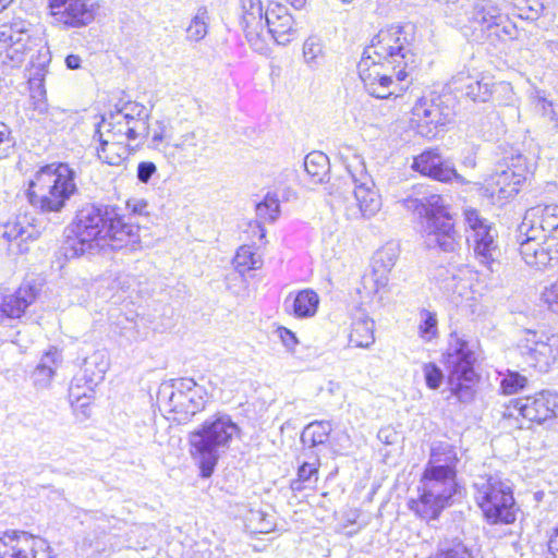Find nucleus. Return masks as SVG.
Wrapping results in <instances>:
<instances>
[{"label":"nucleus","mask_w":558,"mask_h":558,"mask_svg":"<svg viewBox=\"0 0 558 558\" xmlns=\"http://www.w3.org/2000/svg\"><path fill=\"white\" fill-rule=\"evenodd\" d=\"M339 155L344 162L347 174L330 186L335 199H343V213L348 220L371 219L381 209V196L366 171L360 155L348 146Z\"/></svg>","instance_id":"nucleus-1"},{"label":"nucleus","mask_w":558,"mask_h":558,"mask_svg":"<svg viewBox=\"0 0 558 558\" xmlns=\"http://www.w3.org/2000/svg\"><path fill=\"white\" fill-rule=\"evenodd\" d=\"M239 433V426L228 414H217L190 433V453L198 464L202 477L211 476L220 454Z\"/></svg>","instance_id":"nucleus-2"},{"label":"nucleus","mask_w":558,"mask_h":558,"mask_svg":"<svg viewBox=\"0 0 558 558\" xmlns=\"http://www.w3.org/2000/svg\"><path fill=\"white\" fill-rule=\"evenodd\" d=\"M112 208L89 204L80 209L69 227L63 244L64 256L75 258L106 250L107 227Z\"/></svg>","instance_id":"nucleus-3"},{"label":"nucleus","mask_w":558,"mask_h":558,"mask_svg":"<svg viewBox=\"0 0 558 558\" xmlns=\"http://www.w3.org/2000/svg\"><path fill=\"white\" fill-rule=\"evenodd\" d=\"M414 40L413 25H391L373 37L364 53L399 68L397 78L405 81L417 66Z\"/></svg>","instance_id":"nucleus-4"},{"label":"nucleus","mask_w":558,"mask_h":558,"mask_svg":"<svg viewBox=\"0 0 558 558\" xmlns=\"http://www.w3.org/2000/svg\"><path fill=\"white\" fill-rule=\"evenodd\" d=\"M74 179V170L65 163L43 167L29 182L31 204L43 213L60 211L77 191Z\"/></svg>","instance_id":"nucleus-5"},{"label":"nucleus","mask_w":558,"mask_h":558,"mask_svg":"<svg viewBox=\"0 0 558 558\" xmlns=\"http://www.w3.org/2000/svg\"><path fill=\"white\" fill-rule=\"evenodd\" d=\"M149 118L150 110L145 105L133 100H120L116 104L114 110L101 118L96 128V135H106L131 144L140 143L147 131Z\"/></svg>","instance_id":"nucleus-6"},{"label":"nucleus","mask_w":558,"mask_h":558,"mask_svg":"<svg viewBox=\"0 0 558 558\" xmlns=\"http://www.w3.org/2000/svg\"><path fill=\"white\" fill-rule=\"evenodd\" d=\"M474 488L476 504L489 523L509 524L515 521L518 508L508 481L497 475L480 476Z\"/></svg>","instance_id":"nucleus-7"},{"label":"nucleus","mask_w":558,"mask_h":558,"mask_svg":"<svg viewBox=\"0 0 558 558\" xmlns=\"http://www.w3.org/2000/svg\"><path fill=\"white\" fill-rule=\"evenodd\" d=\"M457 489L456 476L425 466L418 486L421 495L418 499H412L409 507L424 520L437 519L451 505Z\"/></svg>","instance_id":"nucleus-8"},{"label":"nucleus","mask_w":558,"mask_h":558,"mask_svg":"<svg viewBox=\"0 0 558 558\" xmlns=\"http://www.w3.org/2000/svg\"><path fill=\"white\" fill-rule=\"evenodd\" d=\"M475 361V352L470 343L452 333L448 349L444 354V364L448 372L450 392L461 402H469L473 399L474 390L472 385L476 378L474 371Z\"/></svg>","instance_id":"nucleus-9"},{"label":"nucleus","mask_w":558,"mask_h":558,"mask_svg":"<svg viewBox=\"0 0 558 558\" xmlns=\"http://www.w3.org/2000/svg\"><path fill=\"white\" fill-rule=\"evenodd\" d=\"M426 204V220L422 236L428 248H438L446 253L460 247L461 236L454 229L450 215L445 211L444 198L437 194L423 196Z\"/></svg>","instance_id":"nucleus-10"},{"label":"nucleus","mask_w":558,"mask_h":558,"mask_svg":"<svg viewBox=\"0 0 558 558\" xmlns=\"http://www.w3.org/2000/svg\"><path fill=\"white\" fill-rule=\"evenodd\" d=\"M384 61L373 59L372 56L363 52L357 63L359 76L364 85L365 90L373 97L385 99L391 95L398 96L408 85L405 81L397 78V70Z\"/></svg>","instance_id":"nucleus-11"},{"label":"nucleus","mask_w":558,"mask_h":558,"mask_svg":"<svg viewBox=\"0 0 558 558\" xmlns=\"http://www.w3.org/2000/svg\"><path fill=\"white\" fill-rule=\"evenodd\" d=\"M529 171L526 157L519 151L511 150L504 156L494 173L486 180V189L490 196H496L498 201L512 198L518 194Z\"/></svg>","instance_id":"nucleus-12"},{"label":"nucleus","mask_w":558,"mask_h":558,"mask_svg":"<svg viewBox=\"0 0 558 558\" xmlns=\"http://www.w3.org/2000/svg\"><path fill=\"white\" fill-rule=\"evenodd\" d=\"M468 17L493 43L511 40L518 36L517 26L492 0H476L468 11Z\"/></svg>","instance_id":"nucleus-13"},{"label":"nucleus","mask_w":558,"mask_h":558,"mask_svg":"<svg viewBox=\"0 0 558 558\" xmlns=\"http://www.w3.org/2000/svg\"><path fill=\"white\" fill-rule=\"evenodd\" d=\"M452 117L453 111L446 104L445 97L430 93L414 104L410 125L422 136L433 137L435 130L449 123Z\"/></svg>","instance_id":"nucleus-14"},{"label":"nucleus","mask_w":558,"mask_h":558,"mask_svg":"<svg viewBox=\"0 0 558 558\" xmlns=\"http://www.w3.org/2000/svg\"><path fill=\"white\" fill-rule=\"evenodd\" d=\"M518 351L524 362L541 372L558 363V335L525 330L518 342Z\"/></svg>","instance_id":"nucleus-15"},{"label":"nucleus","mask_w":558,"mask_h":558,"mask_svg":"<svg viewBox=\"0 0 558 558\" xmlns=\"http://www.w3.org/2000/svg\"><path fill=\"white\" fill-rule=\"evenodd\" d=\"M464 219L471 229L468 242L473 246L475 257L490 271H494V265L498 264L497 259L500 255L496 242V231L485 219L480 217L476 209H465Z\"/></svg>","instance_id":"nucleus-16"},{"label":"nucleus","mask_w":558,"mask_h":558,"mask_svg":"<svg viewBox=\"0 0 558 558\" xmlns=\"http://www.w3.org/2000/svg\"><path fill=\"white\" fill-rule=\"evenodd\" d=\"M31 29L24 21L0 25V59L12 68L24 61L31 44Z\"/></svg>","instance_id":"nucleus-17"},{"label":"nucleus","mask_w":558,"mask_h":558,"mask_svg":"<svg viewBox=\"0 0 558 558\" xmlns=\"http://www.w3.org/2000/svg\"><path fill=\"white\" fill-rule=\"evenodd\" d=\"M519 252L524 263L536 270L553 268L558 264V244L548 240L538 239L531 231L519 227Z\"/></svg>","instance_id":"nucleus-18"},{"label":"nucleus","mask_w":558,"mask_h":558,"mask_svg":"<svg viewBox=\"0 0 558 558\" xmlns=\"http://www.w3.org/2000/svg\"><path fill=\"white\" fill-rule=\"evenodd\" d=\"M53 22L64 28H81L95 20L96 5L89 0H48Z\"/></svg>","instance_id":"nucleus-19"},{"label":"nucleus","mask_w":558,"mask_h":558,"mask_svg":"<svg viewBox=\"0 0 558 558\" xmlns=\"http://www.w3.org/2000/svg\"><path fill=\"white\" fill-rule=\"evenodd\" d=\"M521 230L558 244V205H537L525 211Z\"/></svg>","instance_id":"nucleus-20"},{"label":"nucleus","mask_w":558,"mask_h":558,"mask_svg":"<svg viewBox=\"0 0 558 558\" xmlns=\"http://www.w3.org/2000/svg\"><path fill=\"white\" fill-rule=\"evenodd\" d=\"M264 24L267 34L278 45L291 43L298 35V28L293 16L287 7L277 1H269L264 14Z\"/></svg>","instance_id":"nucleus-21"},{"label":"nucleus","mask_w":558,"mask_h":558,"mask_svg":"<svg viewBox=\"0 0 558 558\" xmlns=\"http://www.w3.org/2000/svg\"><path fill=\"white\" fill-rule=\"evenodd\" d=\"M514 408L524 418L543 423L558 416V393L542 391L535 396L518 399Z\"/></svg>","instance_id":"nucleus-22"},{"label":"nucleus","mask_w":558,"mask_h":558,"mask_svg":"<svg viewBox=\"0 0 558 558\" xmlns=\"http://www.w3.org/2000/svg\"><path fill=\"white\" fill-rule=\"evenodd\" d=\"M107 233L106 248L121 250L130 247V250H135L140 244V227L126 221L123 216L116 213L114 208L111 210Z\"/></svg>","instance_id":"nucleus-23"},{"label":"nucleus","mask_w":558,"mask_h":558,"mask_svg":"<svg viewBox=\"0 0 558 558\" xmlns=\"http://www.w3.org/2000/svg\"><path fill=\"white\" fill-rule=\"evenodd\" d=\"M106 371L107 365L101 354L94 353L85 359L82 368L83 375L76 376L70 386L71 396L76 399L82 396L87 397V391L93 392L94 388L104 380Z\"/></svg>","instance_id":"nucleus-24"},{"label":"nucleus","mask_w":558,"mask_h":558,"mask_svg":"<svg viewBox=\"0 0 558 558\" xmlns=\"http://www.w3.org/2000/svg\"><path fill=\"white\" fill-rule=\"evenodd\" d=\"M412 168L424 175H428L441 182H448L452 179L463 182V178L457 173L451 162L444 160L439 154L434 150H426L414 158Z\"/></svg>","instance_id":"nucleus-25"},{"label":"nucleus","mask_w":558,"mask_h":558,"mask_svg":"<svg viewBox=\"0 0 558 558\" xmlns=\"http://www.w3.org/2000/svg\"><path fill=\"white\" fill-rule=\"evenodd\" d=\"M37 234L36 228L27 220L26 216H17L0 227V242H7L8 250L11 252H25L27 247L23 244L27 240L36 239Z\"/></svg>","instance_id":"nucleus-26"},{"label":"nucleus","mask_w":558,"mask_h":558,"mask_svg":"<svg viewBox=\"0 0 558 558\" xmlns=\"http://www.w3.org/2000/svg\"><path fill=\"white\" fill-rule=\"evenodd\" d=\"M451 86L473 101L485 102L493 94L494 83L488 76L475 77L461 72L452 77Z\"/></svg>","instance_id":"nucleus-27"},{"label":"nucleus","mask_w":558,"mask_h":558,"mask_svg":"<svg viewBox=\"0 0 558 558\" xmlns=\"http://www.w3.org/2000/svg\"><path fill=\"white\" fill-rule=\"evenodd\" d=\"M37 298V289L22 284L14 292L1 296L0 312L8 318H20Z\"/></svg>","instance_id":"nucleus-28"},{"label":"nucleus","mask_w":558,"mask_h":558,"mask_svg":"<svg viewBox=\"0 0 558 558\" xmlns=\"http://www.w3.org/2000/svg\"><path fill=\"white\" fill-rule=\"evenodd\" d=\"M94 137H96V134ZM97 137L99 142L97 156L110 166L121 165L138 147V143L133 146L129 142L112 140L106 135H97Z\"/></svg>","instance_id":"nucleus-29"},{"label":"nucleus","mask_w":558,"mask_h":558,"mask_svg":"<svg viewBox=\"0 0 558 558\" xmlns=\"http://www.w3.org/2000/svg\"><path fill=\"white\" fill-rule=\"evenodd\" d=\"M459 458L456 448L445 441L434 442L426 468L457 477Z\"/></svg>","instance_id":"nucleus-30"},{"label":"nucleus","mask_w":558,"mask_h":558,"mask_svg":"<svg viewBox=\"0 0 558 558\" xmlns=\"http://www.w3.org/2000/svg\"><path fill=\"white\" fill-rule=\"evenodd\" d=\"M399 257V248L388 244L376 252L373 258L374 280L377 289L387 287L389 272L392 270Z\"/></svg>","instance_id":"nucleus-31"},{"label":"nucleus","mask_w":558,"mask_h":558,"mask_svg":"<svg viewBox=\"0 0 558 558\" xmlns=\"http://www.w3.org/2000/svg\"><path fill=\"white\" fill-rule=\"evenodd\" d=\"M29 534L26 532L4 534L0 537V558H25L28 554Z\"/></svg>","instance_id":"nucleus-32"},{"label":"nucleus","mask_w":558,"mask_h":558,"mask_svg":"<svg viewBox=\"0 0 558 558\" xmlns=\"http://www.w3.org/2000/svg\"><path fill=\"white\" fill-rule=\"evenodd\" d=\"M375 322L362 316L352 323L349 343L355 348L368 349L375 342L374 336Z\"/></svg>","instance_id":"nucleus-33"},{"label":"nucleus","mask_w":558,"mask_h":558,"mask_svg":"<svg viewBox=\"0 0 558 558\" xmlns=\"http://www.w3.org/2000/svg\"><path fill=\"white\" fill-rule=\"evenodd\" d=\"M149 140V147L156 150H166L170 147L171 124L168 119H158L154 123L147 122V131L143 134V140Z\"/></svg>","instance_id":"nucleus-34"},{"label":"nucleus","mask_w":558,"mask_h":558,"mask_svg":"<svg viewBox=\"0 0 558 558\" xmlns=\"http://www.w3.org/2000/svg\"><path fill=\"white\" fill-rule=\"evenodd\" d=\"M233 266L238 274L229 275L227 280L229 282L232 280L243 281L244 272L251 269H258L262 266V259L251 246L243 245L238 250L233 258Z\"/></svg>","instance_id":"nucleus-35"},{"label":"nucleus","mask_w":558,"mask_h":558,"mask_svg":"<svg viewBox=\"0 0 558 558\" xmlns=\"http://www.w3.org/2000/svg\"><path fill=\"white\" fill-rule=\"evenodd\" d=\"M34 112L37 113L38 121L49 131H57L64 126L66 112L57 107H48L45 100H38L34 104Z\"/></svg>","instance_id":"nucleus-36"},{"label":"nucleus","mask_w":558,"mask_h":558,"mask_svg":"<svg viewBox=\"0 0 558 558\" xmlns=\"http://www.w3.org/2000/svg\"><path fill=\"white\" fill-rule=\"evenodd\" d=\"M319 298L313 290L300 291L291 301V312L298 318L313 317L318 308Z\"/></svg>","instance_id":"nucleus-37"},{"label":"nucleus","mask_w":558,"mask_h":558,"mask_svg":"<svg viewBox=\"0 0 558 558\" xmlns=\"http://www.w3.org/2000/svg\"><path fill=\"white\" fill-rule=\"evenodd\" d=\"M207 399L208 392L205 388H202L197 392L184 396V399L181 400L182 405L170 403L169 407L172 412L184 415L182 420H187L205 408Z\"/></svg>","instance_id":"nucleus-38"},{"label":"nucleus","mask_w":558,"mask_h":558,"mask_svg":"<svg viewBox=\"0 0 558 558\" xmlns=\"http://www.w3.org/2000/svg\"><path fill=\"white\" fill-rule=\"evenodd\" d=\"M302 54L307 68L318 69L326 58L324 40L317 35L308 36L303 43Z\"/></svg>","instance_id":"nucleus-39"},{"label":"nucleus","mask_w":558,"mask_h":558,"mask_svg":"<svg viewBox=\"0 0 558 558\" xmlns=\"http://www.w3.org/2000/svg\"><path fill=\"white\" fill-rule=\"evenodd\" d=\"M331 429L332 427L329 421L312 422L304 428L301 440L304 445H308L310 447L323 445L327 441Z\"/></svg>","instance_id":"nucleus-40"},{"label":"nucleus","mask_w":558,"mask_h":558,"mask_svg":"<svg viewBox=\"0 0 558 558\" xmlns=\"http://www.w3.org/2000/svg\"><path fill=\"white\" fill-rule=\"evenodd\" d=\"M304 169L314 182H322L329 171V159L320 151H312L304 159Z\"/></svg>","instance_id":"nucleus-41"},{"label":"nucleus","mask_w":558,"mask_h":558,"mask_svg":"<svg viewBox=\"0 0 558 558\" xmlns=\"http://www.w3.org/2000/svg\"><path fill=\"white\" fill-rule=\"evenodd\" d=\"M209 21L207 8L199 7L186 28V38L195 43L204 39L208 33Z\"/></svg>","instance_id":"nucleus-42"},{"label":"nucleus","mask_w":558,"mask_h":558,"mask_svg":"<svg viewBox=\"0 0 558 558\" xmlns=\"http://www.w3.org/2000/svg\"><path fill=\"white\" fill-rule=\"evenodd\" d=\"M279 191L268 192L256 205V215L264 222H274L280 215Z\"/></svg>","instance_id":"nucleus-43"},{"label":"nucleus","mask_w":558,"mask_h":558,"mask_svg":"<svg viewBox=\"0 0 558 558\" xmlns=\"http://www.w3.org/2000/svg\"><path fill=\"white\" fill-rule=\"evenodd\" d=\"M170 388L171 391L168 396L169 404L175 403L182 405L181 400L184 399V396L197 392V390H202L203 387H199L192 378H177L171 380Z\"/></svg>","instance_id":"nucleus-44"},{"label":"nucleus","mask_w":558,"mask_h":558,"mask_svg":"<svg viewBox=\"0 0 558 558\" xmlns=\"http://www.w3.org/2000/svg\"><path fill=\"white\" fill-rule=\"evenodd\" d=\"M418 335L425 342H429L438 337V319L436 313L428 310H422L420 312Z\"/></svg>","instance_id":"nucleus-45"},{"label":"nucleus","mask_w":558,"mask_h":558,"mask_svg":"<svg viewBox=\"0 0 558 558\" xmlns=\"http://www.w3.org/2000/svg\"><path fill=\"white\" fill-rule=\"evenodd\" d=\"M243 25L255 26L264 22L265 10L260 0H241Z\"/></svg>","instance_id":"nucleus-46"},{"label":"nucleus","mask_w":558,"mask_h":558,"mask_svg":"<svg viewBox=\"0 0 558 558\" xmlns=\"http://www.w3.org/2000/svg\"><path fill=\"white\" fill-rule=\"evenodd\" d=\"M534 110L544 126L550 130L558 126V120L550 101L543 97H537L534 104Z\"/></svg>","instance_id":"nucleus-47"},{"label":"nucleus","mask_w":558,"mask_h":558,"mask_svg":"<svg viewBox=\"0 0 558 558\" xmlns=\"http://www.w3.org/2000/svg\"><path fill=\"white\" fill-rule=\"evenodd\" d=\"M266 28L264 22L256 24L255 26L244 25L245 37L250 46L259 53L267 51V43L264 35Z\"/></svg>","instance_id":"nucleus-48"},{"label":"nucleus","mask_w":558,"mask_h":558,"mask_svg":"<svg viewBox=\"0 0 558 558\" xmlns=\"http://www.w3.org/2000/svg\"><path fill=\"white\" fill-rule=\"evenodd\" d=\"M28 545L31 550L25 554V558H54L49 544L40 538L29 534Z\"/></svg>","instance_id":"nucleus-49"},{"label":"nucleus","mask_w":558,"mask_h":558,"mask_svg":"<svg viewBox=\"0 0 558 558\" xmlns=\"http://www.w3.org/2000/svg\"><path fill=\"white\" fill-rule=\"evenodd\" d=\"M527 378L517 372H509L501 380L500 387L506 395H513L525 387Z\"/></svg>","instance_id":"nucleus-50"},{"label":"nucleus","mask_w":558,"mask_h":558,"mask_svg":"<svg viewBox=\"0 0 558 558\" xmlns=\"http://www.w3.org/2000/svg\"><path fill=\"white\" fill-rule=\"evenodd\" d=\"M424 378L429 389H438L444 380L442 371L434 363H426L423 366Z\"/></svg>","instance_id":"nucleus-51"},{"label":"nucleus","mask_w":558,"mask_h":558,"mask_svg":"<svg viewBox=\"0 0 558 558\" xmlns=\"http://www.w3.org/2000/svg\"><path fill=\"white\" fill-rule=\"evenodd\" d=\"M197 145V133L195 131H190L178 137L170 144V147L183 153H191L196 149Z\"/></svg>","instance_id":"nucleus-52"},{"label":"nucleus","mask_w":558,"mask_h":558,"mask_svg":"<svg viewBox=\"0 0 558 558\" xmlns=\"http://www.w3.org/2000/svg\"><path fill=\"white\" fill-rule=\"evenodd\" d=\"M541 301L549 311L558 313V279L544 288Z\"/></svg>","instance_id":"nucleus-53"},{"label":"nucleus","mask_w":558,"mask_h":558,"mask_svg":"<svg viewBox=\"0 0 558 558\" xmlns=\"http://www.w3.org/2000/svg\"><path fill=\"white\" fill-rule=\"evenodd\" d=\"M317 474V468L314 464L304 462L298 471V480L292 482L293 490H302L305 488L303 485L306 482H311L312 477Z\"/></svg>","instance_id":"nucleus-54"},{"label":"nucleus","mask_w":558,"mask_h":558,"mask_svg":"<svg viewBox=\"0 0 558 558\" xmlns=\"http://www.w3.org/2000/svg\"><path fill=\"white\" fill-rule=\"evenodd\" d=\"M14 147V140L10 128L0 121V159L10 155Z\"/></svg>","instance_id":"nucleus-55"},{"label":"nucleus","mask_w":558,"mask_h":558,"mask_svg":"<svg viewBox=\"0 0 558 558\" xmlns=\"http://www.w3.org/2000/svg\"><path fill=\"white\" fill-rule=\"evenodd\" d=\"M54 374L56 373H53L51 369H47V367L45 368L37 365L32 375L35 387L38 389L48 388L53 379Z\"/></svg>","instance_id":"nucleus-56"},{"label":"nucleus","mask_w":558,"mask_h":558,"mask_svg":"<svg viewBox=\"0 0 558 558\" xmlns=\"http://www.w3.org/2000/svg\"><path fill=\"white\" fill-rule=\"evenodd\" d=\"M61 361L62 356L60 351L52 347L44 353L38 365L45 368L47 367V369H51L53 373H56L57 368L61 364Z\"/></svg>","instance_id":"nucleus-57"},{"label":"nucleus","mask_w":558,"mask_h":558,"mask_svg":"<svg viewBox=\"0 0 558 558\" xmlns=\"http://www.w3.org/2000/svg\"><path fill=\"white\" fill-rule=\"evenodd\" d=\"M275 333L280 339L287 351L291 353L295 351V348L299 344V340L293 331L283 326H280L276 329Z\"/></svg>","instance_id":"nucleus-58"},{"label":"nucleus","mask_w":558,"mask_h":558,"mask_svg":"<svg viewBox=\"0 0 558 558\" xmlns=\"http://www.w3.org/2000/svg\"><path fill=\"white\" fill-rule=\"evenodd\" d=\"M248 521L252 523L257 522L254 526V531L258 533H267L270 530V522L262 511H251Z\"/></svg>","instance_id":"nucleus-59"},{"label":"nucleus","mask_w":558,"mask_h":558,"mask_svg":"<svg viewBox=\"0 0 558 558\" xmlns=\"http://www.w3.org/2000/svg\"><path fill=\"white\" fill-rule=\"evenodd\" d=\"M157 167L151 161H142L137 166V179L142 183H147L150 178L156 173Z\"/></svg>","instance_id":"nucleus-60"},{"label":"nucleus","mask_w":558,"mask_h":558,"mask_svg":"<svg viewBox=\"0 0 558 558\" xmlns=\"http://www.w3.org/2000/svg\"><path fill=\"white\" fill-rule=\"evenodd\" d=\"M402 205L408 210L413 211L418 216H424L426 218V204L424 203L423 197H408L402 201Z\"/></svg>","instance_id":"nucleus-61"},{"label":"nucleus","mask_w":558,"mask_h":558,"mask_svg":"<svg viewBox=\"0 0 558 558\" xmlns=\"http://www.w3.org/2000/svg\"><path fill=\"white\" fill-rule=\"evenodd\" d=\"M147 202L144 198H130L126 201V208L133 215H147Z\"/></svg>","instance_id":"nucleus-62"},{"label":"nucleus","mask_w":558,"mask_h":558,"mask_svg":"<svg viewBox=\"0 0 558 558\" xmlns=\"http://www.w3.org/2000/svg\"><path fill=\"white\" fill-rule=\"evenodd\" d=\"M82 59L77 54H69L65 58L66 68L70 70H77L81 68Z\"/></svg>","instance_id":"nucleus-63"},{"label":"nucleus","mask_w":558,"mask_h":558,"mask_svg":"<svg viewBox=\"0 0 558 558\" xmlns=\"http://www.w3.org/2000/svg\"><path fill=\"white\" fill-rule=\"evenodd\" d=\"M295 10H302L306 5V0H286Z\"/></svg>","instance_id":"nucleus-64"}]
</instances>
